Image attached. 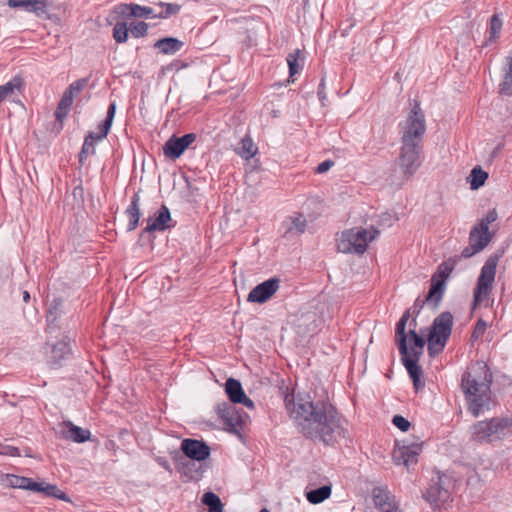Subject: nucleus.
I'll return each instance as SVG.
<instances>
[{
  "label": "nucleus",
  "instance_id": "nucleus-1",
  "mask_svg": "<svg viewBox=\"0 0 512 512\" xmlns=\"http://www.w3.org/2000/svg\"><path fill=\"white\" fill-rule=\"evenodd\" d=\"M285 406L298 430L308 438L329 444L347 435V421L330 404H314L308 398L287 394Z\"/></svg>",
  "mask_w": 512,
  "mask_h": 512
},
{
  "label": "nucleus",
  "instance_id": "nucleus-2",
  "mask_svg": "<svg viewBox=\"0 0 512 512\" xmlns=\"http://www.w3.org/2000/svg\"><path fill=\"white\" fill-rule=\"evenodd\" d=\"M492 375L483 361L470 365L464 373L461 388L465 395L468 410L477 417L490 410Z\"/></svg>",
  "mask_w": 512,
  "mask_h": 512
},
{
  "label": "nucleus",
  "instance_id": "nucleus-3",
  "mask_svg": "<svg viewBox=\"0 0 512 512\" xmlns=\"http://www.w3.org/2000/svg\"><path fill=\"white\" fill-rule=\"evenodd\" d=\"M409 311H406L396 325V340L399 352L402 356V362L413 381L416 390L422 389L424 383L421 381V367L418 365L420 356L423 353L425 340L414 330L409 332L410 347L407 345V335L405 334L406 324L409 319Z\"/></svg>",
  "mask_w": 512,
  "mask_h": 512
},
{
  "label": "nucleus",
  "instance_id": "nucleus-4",
  "mask_svg": "<svg viewBox=\"0 0 512 512\" xmlns=\"http://www.w3.org/2000/svg\"><path fill=\"white\" fill-rule=\"evenodd\" d=\"M378 230L374 227H353L342 231L337 238V248L341 253L363 254L377 236Z\"/></svg>",
  "mask_w": 512,
  "mask_h": 512
},
{
  "label": "nucleus",
  "instance_id": "nucleus-5",
  "mask_svg": "<svg viewBox=\"0 0 512 512\" xmlns=\"http://www.w3.org/2000/svg\"><path fill=\"white\" fill-rule=\"evenodd\" d=\"M498 218L495 209L489 210L476 226L472 228L469 234V246L462 251V256L469 258L482 251L491 241L492 234L489 231V225Z\"/></svg>",
  "mask_w": 512,
  "mask_h": 512
},
{
  "label": "nucleus",
  "instance_id": "nucleus-6",
  "mask_svg": "<svg viewBox=\"0 0 512 512\" xmlns=\"http://www.w3.org/2000/svg\"><path fill=\"white\" fill-rule=\"evenodd\" d=\"M452 325L453 317L449 312H443L434 319L427 339L430 355H437L444 349L450 337Z\"/></svg>",
  "mask_w": 512,
  "mask_h": 512
},
{
  "label": "nucleus",
  "instance_id": "nucleus-7",
  "mask_svg": "<svg viewBox=\"0 0 512 512\" xmlns=\"http://www.w3.org/2000/svg\"><path fill=\"white\" fill-rule=\"evenodd\" d=\"M426 131L425 116L415 103L406 120L401 124L402 143L420 144Z\"/></svg>",
  "mask_w": 512,
  "mask_h": 512
},
{
  "label": "nucleus",
  "instance_id": "nucleus-8",
  "mask_svg": "<svg viewBox=\"0 0 512 512\" xmlns=\"http://www.w3.org/2000/svg\"><path fill=\"white\" fill-rule=\"evenodd\" d=\"M6 482L7 485L13 488L30 490L33 492H42L45 495L70 502V499L62 490H60L57 486L48 484L46 482H35L30 478L17 475H7Z\"/></svg>",
  "mask_w": 512,
  "mask_h": 512
},
{
  "label": "nucleus",
  "instance_id": "nucleus-9",
  "mask_svg": "<svg viewBox=\"0 0 512 512\" xmlns=\"http://www.w3.org/2000/svg\"><path fill=\"white\" fill-rule=\"evenodd\" d=\"M497 262V257H490L483 265L474 291L475 305L487 302L495 279Z\"/></svg>",
  "mask_w": 512,
  "mask_h": 512
},
{
  "label": "nucleus",
  "instance_id": "nucleus-10",
  "mask_svg": "<svg viewBox=\"0 0 512 512\" xmlns=\"http://www.w3.org/2000/svg\"><path fill=\"white\" fill-rule=\"evenodd\" d=\"M421 145L413 143H402L399 156V166L406 177H411L421 166Z\"/></svg>",
  "mask_w": 512,
  "mask_h": 512
},
{
  "label": "nucleus",
  "instance_id": "nucleus-11",
  "mask_svg": "<svg viewBox=\"0 0 512 512\" xmlns=\"http://www.w3.org/2000/svg\"><path fill=\"white\" fill-rule=\"evenodd\" d=\"M422 451V445L419 443H397L393 452V461L396 465H404L409 468L410 465L417 463V457Z\"/></svg>",
  "mask_w": 512,
  "mask_h": 512
},
{
  "label": "nucleus",
  "instance_id": "nucleus-12",
  "mask_svg": "<svg viewBox=\"0 0 512 512\" xmlns=\"http://www.w3.org/2000/svg\"><path fill=\"white\" fill-rule=\"evenodd\" d=\"M180 448L187 458L198 463L208 459L211 453L210 447L205 442L190 438L182 440Z\"/></svg>",
  "mask_w": 512,
  "mask_h": 512
},
{
  "label": "nucleus",
  "instance_id": "nucleus-13",
  "mask_svg": "<svg viewBox=\"0 0 512 512\" xmlns=\"http://www.w3.org/2000/svg\"><path fill=\"white\" fill-rule=\"evenodd\" d=\"M279 287L280 280L270 278L254 287L248 294L247 300L252 303H264L278 291Z\"/></svg>",
  "mask_w": 512,
  "mask_h": 512
},
{
  "label": "nucleus",
  "instance_id": "nucleus-14",
  "mask_svg": "<svg viewBox=\"0 0 512 512\" xmlns=\"http://www.w3.org/2000/svg\"><path fill=\"white\" fill-rule=\"evenodd\" d=\"M372 500L375 507L381 512H402L395 496L386 489L374 488L372 490Z\"/></svg>",
  "mask_w": 512,
  "mask_h": 512
},
{
  "label": "nucleus",
  "instance_id": "nucleus-15",
  "mask_svg": "<svg viewBox=\"0 0 512 512\" xmlns=\"http://www.w3.org/2000/svg\"><path fill=\"white\" fill-rule=\"evenodd\" d=\"M195 139L196 136L193 133L185 134L182 137H172L164 145V154L172 159H177Z\"/></svg>",
  "mask_w": 512,
  "mask_h": 512
},
{
  "label": "nucleus",
  "instance_id": "nucleus-16",
  "mask_svg": "<svg viewBox=\"0 0 512 512\" xmlns=\"http://www.w3.org/2000/svg\"><path fill=\"white\" fill-rule=\"evenodd\" d=\"M470 434L472 439L476 442L484 443L497 441L493 418L476 422L471 427Z\"/></svg>",
  "mask_w": 512,
  "mask_h": 512
},
{
  "label": "nucleus",
  "instance_id": "nucleus-17",
  "mask_svg": "<svg viewBox=\"0 0 512 512\" xmlns=\"http://www.w3.org/2000/svg\"><path fill=\"white\" fill-rule=\"evenodd\" d=\"M225 392L233 403L243 404L249 409L254 408L253 401L245 394L241 383L233 378H229L225 383Z\"/></svg>",
  "mask_w": 512,
  "mask_h": 512
},
{
  "label": "nucleus",
  "instance_id": "nucleus-18",
  "mask_svg": "<svg viewBox=\"0 0 512 512\" xmlns=\"http://www.w3.org/2000/svg\"><path fill=\"white\" fill-rule=\"evenodd\" d=\"M171 221L172 219L169 209L166 206H161V208L153 216H150L147 219V226L145 231H164L171 226Z\"/></svg>",
  "mask_w": 512,
  "mask_h": 512
},
{
  "label": "nucleus",
  "instance_id": "nucleus-19",
  "mask_svg": "<svg viewBox=\"0 0 512 512\" xmlns=\"http://www.w3.org/2000/svg\"><path fill=\"white\" fill-rule=\"evenodd\" d=\"M115 11L121 15H129L137 18H156L158 13H154L153 9L139 4H120L115 8Z\"/></svg>",
  "mask_w": 512,
  "mask_h": 512
},
{
  "label": "nucleus",
  "instance_id": "nucleus-20",
  "mask_svg": "<svg viewBox=\"0 0 512 512\" xmlns=\"http://www.w3.org/2000/svg\"><path fill=\"white\" fill-rule=\"evenodd\" d=\"M425 499L434 507H439L449 499L448 490L444 489L440 483V479L432 483L424 494Z\"/></svg>",
  "mask_w": 512,
  "mask_h": 512
},
{
  "label": "nucleus",
  "instance_id": "nucleus-21",
  "mask_svg": "<svg viewBox=\"0 0 512 512\" xmlns=\"http://www.w3.org/2000/svg\"><path fill=\"white\" fill-rule=\"evenodd\" d=\"M8 6L12 8H22L27 12H33L36 15L46 13V0H8Z\"/></svg>",
  "mask_w": 512,
  "mask_h": 512
},
{
  "label": "nucleus",
  "instance_id": "nucleus-22",
  "mask_svg": "<svg viewBox=\"0 0 512 512\" xmlns=\"http://www.w3.org/2000/svg\"><path fill=\"white\" fill-rule=\"evenodd\" d=\"M70 342L68 339H62L57 343L51 345L48 354V361L51 365L57 366L70 353Z\"/></svg>",
  "mask_w": 512,
  "mask_h": 512
},
{
  "label": "nucleus",
  "instance_id": "nucleus-23",
  "mask_svg": "<svg viewBox=\"0 0 512 512\" xmlns=\"http://www.w3.org/2000/svg\"><path fill=\"white\" fill-rule=\"evenodd\" d=\"M307 220L303 214L296 213L284 221L285 233L291 236L302 234L306 230Z\"/></svg>",
  "mask_w": 512,
  "mask_h": 512
},
{
  "label": "nucleus",
  "instance_id": "nucleus-24",
  "mask_svg": "<svg viewBox=\"0 0 512 512\" xmlns=\"http://www.w3.org/2000/svg\"><path fill=\"white\" fill-rule=\"evenodd\" d=\"M63 435L66 439H70L76 443H83L89 440L90 431L74 425L72 422L63 423Z\"/></svg>",
  "mask_w": 512,
  "mask_h": 512
},
{
  "label": "nucleus",
  "instance_id": "nucleus-25",
  "mask_svg": "<svg viewBox=\"0 0 512 512\" xmlns=\"http://www.w3.org/2000/svg\"><path fill=\"white\" fill-rule=\"evenodd\" d=\"M115 113H116V103L112 102L108 107L106 119L101 124H99V126L97 128L98 132H90L89 134L93 135L94 138L98 141H101L104 138H106V136L108 135V133L111 129V126H112V123H113V120L115 117Z\"/></svg>",
  "mask_w": 512,
  "mask_h": 512
},
{
  "label": "nucleus",
  "instance_id": "nucleus-26",
  "mask_svg": "<svg viewBox=\"0 0 512 512\" xmlns=\"http://www.w3.org/2000/svg\"><path fill=\"white\" fill-rule=\"evenodd\" d=\"M500 94L512 95V57H506L502 67V80L499 84Z\"/></svg>",
  "mask_w": 512,
  "mask_h": 512
},
{
  "label": "nucleus",
  "instance_id": "nucleus-27",
  "mask_svg": "<svg viewBox=\"0 0 512 512\" xmlns=\"http://www.w3.org/2000/svg\"><path fill=\"white\" fill-rule=\"evenodd\" d=\"M493 422L497 441L512 436V415L493 418Z\"/></svg>",
  "mask_w": 512,
  "mask_h": 512
},
{
  "label": "nucleus",
  "instance_id": "nucleus-28",
  "mask_svg": "<svg viewBox=\"0 0 512 512\" xmlns=\"http://www.w3.org/2000/svg\"><path fill=\"white\" fill-rule=\"evenodd\" d=\"M154 47L165 55H173L181 50L183 42L173 37H166L155 42Z\"/></svg>",
  "mask_w": 512,
  "mask_h": 512
},
{
  "label": "nucleus",
  "instance_id": "nucleus-29",
  "mask_svg": "<svg viewBox=\"0 0 512 512\" xmlns=\"http://www.w3.org/2000/svg\"><path fill=\"white\" fill-rule=\"evenodd\" d=\"M445 289L446 283H444L442 279L431 278V287L426 297V301L437 306L443 298Z\"/></svg>",
  "mask_w": 512,
  "mask_h": 512
},
{
  "label": "nucleus",
  "instance_id": "nucleus-30",
  "mask_svg": "<svg viewBox=\"0 0 512 512\" xmlns=\"http://www.w3.org/2000/svg\"><path fill=\"white\" fill-rule=\"evenodd\" d=\"M332 494V486L323 485L320 488L309 490L305 492L307 501L313 505L320 504L330 498Z\"/></svg>",
  "mask_w": 512,
  "mask_h": 512
},
{
  "label": "nucleus",
  "instance_id": "nucleus-31",
  "mask_svg": "<svg viewBox=\"0 0 512 512\" xmlns=\"http://www.w3.org/2000/svg\"><path fill=\"white\" fill-rule=\"evenodd\" d=\"M178 469L181 475L186 477L187 480L195 481L200 480L204 472L203 465L201 463L197 465L194 462L180 463Z\"/></svg>",
  "mask_w": 512,
  "mask_h": 512
},
{
  "label": "nucleus",
  "instance_id": "nucleus-32",
  "mask_svg": "<svg viewBox=\"0 0 512 512\" xmlns=\"http://www.w3.org/2000/svg\"><path fill=\"white\" fill-rule=\"evenodd\" d=\"M258 152V148L250 136H245L241 139L236 153L243 159L249 160L253 158Z\"/></svg>",
  "mask_w": 512,
  "mask_h": 512
},
{
  "label": "nucleus",
  "instance_id": "nucleus-33",
  "mask_svg": "<svg viewBox=\"0 0 512 512\" xmlns=\"http://www.w3.org/2000/svg\"><path fill=\"white\" fill-rule=\"evenodd\" d=\"M126 214L129 219L127 229L132 231L137 227L141 216L138 195L133 196L129 207L126 210Z\"/></svg>",
  "mask_w": 512,
  "mask_h": 512
},
{
  "label": "nucleus",
  "instance_id": "nucleus-34",
  "mask_svg": "<svg viewBox=\"0 0 512 512\" xmlns=\"http://www.w3.org/2000/svg\"><path fill=\"white\" fill-rule=\"evenodd\" d=\"M235 409L228 407L222 414L221 417L225 422L233 429L241 428L247 421V414H236L234 415Z\"/></svg>",
  "mask_w": 512,
  "mask_h": 512
},
{
  "label": "nucleus",
  "instance_id": "nucleus-35",
  "mask_svg": "<svg viewBox=\"0 0 512 512\" xmlns=\"http://www.w3.org/2000/svg\"><path fill=\"white\" fill-rule=\"evenodd\" d=\"M487 178L488 173L485 172L481 167L473 168L468 177L470 188L473 190L479 189L481 186L484 185Z\"/></svg>",
  "mask_w": 512,
  "mask_h": 512
},
{
  "label": "nucleus",
  "instance_id": "nucleus-36",
  "mask_svg": "<svg viewBox=\"0 0 512 512\" xmlns=\"http://www.w3.org/2000/svg\"><path fill=\"white\" fill-rule=\"evenodd\" d=\"M286 60L289 67L290 77H293L300 72L303 67V63L301 61V51L299 49L289 53Z\"/></svg>",
  "mask_w": 512,
  "mask_h": 512
},
{
  "label": "nucleus",
  "instance_id": "nucleus-37",
  "mask_svg": "<svg viewBox=\"0 0 512 512\" xmlns=\"http://www.w3.org/2000/svg\"><path fill=\"white\" fill-rule=\"evenodd\" d=\"M456 261L453 259H449L438 266L437 272L432 276V278L442 279L444 283L449 278L455 267Z\"/></svg>",
  "mask_w": 512,
  "mask_h": 512
},
{
  "label": "nucleus",
  "instance_id": "nucleus-38",
  "mask_svg": "<svg viewBox=\"0 0 512 512\" xmlns=\"http://www.w3.org/2000/svg\"><path fill=\"white\" fill-rule=\"evenodd\" d=\"M202 502L209 507V512H222L221 500L215 493L206 492L203 495Z\"/></svg>",
  "mask_w": 512,
  "mask_h": 512
},
{
  "label": "nucleus",
  "instance_id": "nucleus-39",
  "mask_svg": "<svg viewBox=\"0 0 512 512\" xmlns=\"http://www.w3.org/2000/svg\"><path fill=\"white\" fill-rule=\"evenodd\" d=\"M130 28L125 22H117L113 28V38L117 43H125L128 40Z\"/></svg>",
  "mask_w": 512,
  "mask_h": 512
},
{
  "label": "nucleus",
  "instance_id": "nucleus-40",
  "mask_svg": "<svg viewBox=\"0 0 512 512\" xmlns=\"http://www.w3.org/2000/svg\"><path fill=\"white\" fill-rule=\"evenodd\" d=\"M74 99L71 98L70 95L64 92L62 99L58 105V108L56 110V118L58 120H61L63 117H65L70 110L71 105L73 104Z\"/></svg>",
  "mask_w": 512,
  "mask_h": 512
},
{
  "label": "nucleus",
  "instance_id": "nucleus-41",
  "mask_svg": "<svg viewBox=\"0 0 512 512\" xmlns=\"http://www.w3.org/2000/svg\"><path fill=\"white\" fill-rule=\"evenodd\" d=\"M502 25V20L497 15H493L490 22L489 41H494L499 37Z\"/></svg>",
  "mask_w": 512,
  "mask_h": 512
},
{
  "label": "nucleus",
  "instance_id": "nucleus-42",
  "mask_svg": "<svg viewBox=\"0 0 512 512\" xmlns=\"http://www.w3.org/2000/svg\"><path fill=\"white\" fill-rule=\"evenodd\" d=\"M129 28H130V31H131L133 37L141 38L147 34L148 24L145 22L131 23Z\"/></svg>",
  "mask_w": 512,
  "mask_h": 512
},
{
  "label": "nucleus",
  "instance_id": "nucleus-43",
  "mask_svg": "<svg viewBox=\"0 0 512 512\" xmlns=\"http://www.w3.org/2000/svg\"><path fill=\"white\" fill-rule=\"evenodd\" d=\"M87 85L86 79H79L77 81H74L69 85L65 93L71 96V98H75L81 90Z\"/></svg>",
  "mask_w": 512,
  "mask_h": 512
},
{
  "label": "nucleus",
  "instance_id": "nucleus-44",
  "mask_svg": "<svg viewBox=\"0 0 512 512\" xmlns=\"http://www.w3.org/2000/svg\"><path fill=\"white\" fill-rule=\"evenodd\" d=\"M96 142H98V140H96L93 135L88 134V136L84 140L82 151L80 153L81 161L83 159V155L94 153V145Z\"/></svg>",
  "mask_w": 512,
  "mask_h": 512
},
{
  "label": "nucleus",
  "instance_id": "nucleus-45",
  "mask_svg": "<svg viewBox=\"0 0 512 512\" xmlns=\"http://www.w3.org/2000/svg\"><path fill=\"white\" fill-rule=\"evenodd\" d=\"M161 7L165 8V11H161L158 13V17L167 18L173 14H176L180 10V5L178 4H160Z\"/></svg>",
  "mask_w": 512,
  "mask_h": 512
},
{
  "label": "nucleus",
  "instance_id": "nucleus-46",
  "mask_svg": "<svg viewBox=\"0 0 512 512\" xmlns=\"http://www.w3.org/2000/svg\"><path fill=\"white\" fill-rule=\"evenodd\" d=\"M487 329V323L482 320V319H479L475 325V328L473 330V333H472V340L476 341L478 340L479 338H481L485 331Z\"/></svg>",
  "mask_w": 512,
  "mask_h": 512
},
{
  "label": "nucleus",
  "instance_id": "nucleus-47",
  "mask_svg": "<svg viewBox=\"0 0 512 512\" xmlns=\"http://www.w3.org/2000/svg\"><path fill=\"white\" fill-rule=\"evenodd\" d=\"M392 423L401 431L406 432L410 428V422L401 415H395Z\"/></svg>",
  "mask_w": 512,
  "mask_h": 512
},
{
  "label": "nucleus",
  "instance_id": "nucleus-48",
  "mask_svg": "<svg viewBox=\"0 0 512 512\" xmlns=\"http://www.w3.org/2000/svg\"><path fill=\"white\" fill-rule=\"evenodd\" d=\"M334 165V162L331 160H325L321 162L315 169L316 173L323 174L326 173L331 169V167Z\"/></svg>",
  "mask_w": 512,
  "mask_h": 512
},
{
  "label": "nucleus",
  "instance_id": "nucleus-49",
  "mask_svg": "<svg viewBox=\"0 0 512 512\" xmlns=\"http://www.w3.org/2000/svg\"><path fill=\"white\" fill-rule=\"evenodd\" d=\"M0 454L8 456H19L18 448L13 446H4L0 448Z\"/></svg>",
  "mask_w": 512,
  "mask_h": 512
},
{
  "label": "nucleus",
  "instance_id": "nucleus-50",
  "mask_svg": "<svg viewBox=\"0 0 512 512\" xmlns=\"http://www.w3.org/2000/svg\"><path fill=\"white\" fill-rule=\"evenodd\" d=\"M55 319H56L55 315L53 314V312H52V311H50V310H49V311H48V314H47V321H48V322H52V321H54Z\"/></svg>",
  "mask_w": 512,
  "mask_h": 512
},
{
  "label": "nucleus",
  "instance_id": "nucleus-51",
  "mask_svg": "<svg viewBox=\"0 0 512 512\" xmlns=\"http://www.w3.org/2000/svg\"><path fill=\"white\" fill-rule=\"evenodd\" d=\"M29 299H30V295H29V293H28L27 291H25V292L23 293V300H24L25 302H27Z\"/></svg>",
  "mask_w": 512,
  "mask_h": 512
},
{
  "label": "nucleus",
  "instance_id": "nucleus-52",
  "mask_svg": "<svg viewBox=\"0 0 512 512\" xmlns=\"http://www.w3.org/2000/svg\"><path fill=\"white\" fill-rule=\"evenodd\" d=\"M260 512H270L267 508H263L260 510Z\"/></svg>",
  "mask_w": 512,
  "mask_h": 512
}]
</instances>
